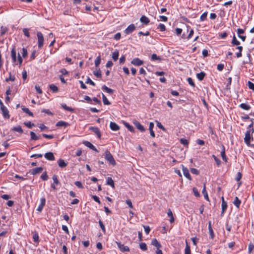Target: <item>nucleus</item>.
Here are the masks:
<instances>
[{
	"mask_svg": "<svg viewBox=\"0 0 254 254\" xmlns=\"http://www.w3.org/2000/svg\"><path fill=\"white\" fill-rule=\"evenodd\" d=\"M30 134L31 136V140H37L40 139V135H37L36 134L35 132L33 131H30Z\"/></svg>",
	"mask_w": 254,
	"mask_h": 254,
	"instance_id": "obj_18",
	"label": "nucleus"
},
{
	"mask_svg": "<svg viewBox=\"0 0 254 254\" xmlns=\"http://www.w3.org/2000/svg\"><path fill=\"white\" fill-rule=\"evenodd\" d=\"M2 114L3 117L5 119H9L10 118V115H9V111L5 107H3V108L0 109Z\"/></svg>",
	"mask_w": 254,
	"mask_h": 254,
	"instance_id": "obj_9",
	"label": "nucleus"
},
{
	"mask_svg": "<svg viewBox=\"0 0 254 254\" xmlns=\"http://www.w3.org/2000/svg\"><path fill=\"white\" fill-rule=\"evenodd\" d=\"M131 63L134 65L139 66L143 64V62L138 58H134L131 61Z\"/></svg>",
	"mask_w": 254,
	"mask_h": 254,
	"instance_id": "obj_11",
	"label": "nucleus"
},
{
	"mask_svg": "<svg viewBox=\"0 0 254 254\" xmlns=\"http://www.w3.org/2000/svg\"><path fill=\"white\" fill-rule=\"evenodd\" d=\"M251 133H252L251 129H248L245 133L244 141L246 143V144L248 146L250 145L251 140H253V137H251Z\"/></svg>",
	"mask_w": 254,
	"mask_h": 254,
	"instance_id": "obj_2",
	"label": "nucleus"
},
{
	"mask_svg": "<svg viewBox=\"0 0 254 254\" xmlns=\"http://www.w3.org/2000/svg\"><path fill=\"white\" fill-rule=\"evenodd\" d=\"M140 21L141 23L146 25L148 24L150 22L149 18L144 15L141 17Z\"/></svg>",
	"mask_w": 254,
	"mask_h": 254,
	"instance_id": "obj_20",
	"label": "nucleus"
},
{
	"mask_svg": "<svg viewBox=\"0 0 254 254\" xmlns=\"http://www.w3.org/2000/svg\"><path fill=\"white\" fill-rule=\"evenodd\" d=\"M101 63V58L100 56H98L97 57L96 60H95V65L96 67H98Z\"/></svg>",
	"mask_w": 254,
	"mask_h": 254,
	"instance_id": "obj_42",
	"label": "nucleus"
},
{
	"mask_svg": "<svg viewBox=\"0 0 254 254\" xmlns=\"http://www.w3.org/2000/svg\"><path fill=\"white\" fill-rule=\"evenodd\" d=\"M158 28L160 29L161 31H164L166 30V27L164 24L160 23L159 26Z\"/></svg>",
	"mask_w": 254,
	"mask_h": 254,
	"instance_id": "obj_56",
	"label": "nucleus"
},
{
	"mask_svg": "<svg viewBox=\"0 0 254 254\" xmlns=\"http://www.w3.org/2000/svg\"><path fill=\"white\" fill-rule=\"evenodd\" d=\"M74 184L76 186H77L79 188H80V189L83 188V186H82L81 183L79 181H76L74 183Z\"/></svg>",
	"mask_w": 254,
	"mask_h": 254,
	"instance_id": "obj_62",
	"label": "nucleus"
},
{
	"mask_svg": "<svg viewBox=\"0 0 254 254\" xmlns=\"http://www.w3.org/2000/svg\"><path fill=\"white\" fill-rule=\"evenodd\" d=\"M62 107L66 111H70V112H73V109L71 108H70V107H68L66 106V104H62L61 105Z\"/></svg>",
	"mask_w": 254,
	"mask_h": 254,
	"instance_id": "obj_41",
	"label": "nucleus"
},
{
	"mask_svg": "<svg viewBox=\"0 0 254 254\" xmlns=\"http://www.w3.org/2000/svg\"><path fill=\"white\" fill-rule=\"evenodd\" d=\"M205 75H206L205 73L203 71H201L200 73H197V74H196L197 78L200 81L202 80Z\"/></svg>",
	"mask_w": 254,
	"mask_h": 254,
	"instance_id": "obj_27",
	"label": "nucleus"
},
{
	"mask_svg": "<svg viewBox=\"0 0 254 254\" xmlns=\"http://www.w3.org/2000/svg\"><path fill=\"white\" fill-rule=\"evenodd\" d=\"M180 142L185 146H188L189 144L188 141L185 138H181Z\"/></svg>",
	"mask_w": 254,
	"mask_h": 254,
	"instance_id": "obj_44",
	"label": "nucleus"
},
{
	"mask_svg": "<svg viewBox=\"0 0 254 254\" xmlns=\"http://www.w3.org/2000/svg\"><path fill=\"white\" fill-rule=\"evenodd\" d=\"M11 56L12 60V62L13 63H15L16 62V52L15 49L13 48L11 52Z\"/></svg>",
	"mask_w": 254,
	"mask_h": 254,
	"instance_id": "obj_19",
	"label": "nucleus"
},
{
	"mask_svg": "<svg viewBox=\"0 0 254 254\" xmlns=\"http://www.w3.org/2000/svg\"><path fill=\"white\" fill-rule=\"evenodd\" d=\"M151 60L152 61H156V60L161 61V58L160 57L158 56L156 54H153L151 56Z\"/></svg>",
	"mask_w": 254,
	"mask_h": 254,
	"instance_id": "obj_40",
	"label": "nucleus"
},
{
	"mask_svg": "<svg viewBox=\"0 0 254 254\" xmlns=\"http://www.w3.org/2000/svg\"><path fill=\"white\" fill-rule=\"evenodd\" d=\"M222 150L221 153V157L223 159V160L226 163L227 162V158L226 157V156L225 155V147L223 145L222 146Z\"/></svg>",
	"mask_w": 254,
	"mask_h": 254,
	"instance_id": "obj_23",
	"label": "nucleus"
},
{
	"mask_svg": "<svg viewBox=\"0 0 254 254\" xmlns=\"http://www.w3.org/2000/svg\"><path fill=\"white\" fill-rule=\"evenodd\" d=\"M22 55L23 58H25L27 56V50L26 49L24 48L22 49Z\"/></svg>",
	"mask_w": 254,
	"mask_h": 254,
	"instance_id": "obj_63",
	"label": "nucleus"
},
{
	"mask_svg": "<svg viewBox=\"0 0 254 254\" xmlns=\"http://www.w3.org/2000/svg\"><path fill=\"white\" fill-rule=\"evenodd\" d=\"M182 166L184 176L189 180H191V178L188 169L186 167H185L183 165H182Z\"/></svg>",
	"mask_w": 254,
	"mask_h": 254,
	"instance_id": "obj_10",
	"label": "nucleus"
},
{
	"mask_svg": "<svg viewBox=\"0 0 254 254\" xmlns=\"http://www.w3.org/2000/svg\"><path fill=\"white\" fill-rule=\"evenodd\" d=\"M134 125L136 127L139 129L141 132H144L145 131V128L143 126H142L138 122L135 121L134 122Z\"/></svg>",
	"mask_w": 254,
	"mask_h": 254,
	"instance_id": "obj_16",
	"label": "nucleus"
},
{
	"mask_svg": "<svg viewBox=\"0 0 254 254\" xmlns=\"http://www.w3.org/2000/svg\"><path fill=\"white\" fill-rule=\"evenodd\" d=\"M207 15V12H204L200 16V20L202 21H204L206 19Z\"/></svg>",
	"mask_w": 254,
	"mask_h": 254,
	"instance_id": "obj_46",
	"label": "nucleus"
},
{
	"mask_svg": "<svg viewBox=\"0 0 254 254\" xmlns=\"http://www.w3.org/2000/svg\"><path fill=\"white\" fill-rule=\"evenodd\" d=\"M60 72L62 74V75H66L68 74V72L65 69L62 68L60 70Z\"/></svg>",
	"mask_w": 254,
	"mask_h": 254,
	"instance_id": "obj_64",
	"label": "nucleus"
},
{
	"mask_svg": "<svg viewBox=\"0 0 254 254\" xmlns=\"http://www.w3.org/2000/svg\"><path fill=\"white\" fill-rule=\"evenodd\" d=\"M248 248L249 253L250 254L254 249V245L252 243H250L249 245Z\"/></svg>",
	"mask_w": 254,
	"mask_h": 254,
	"instance_id": "obj_54",
	"label": "nucleus"
},
{
	"mask_svg": "<svg viewBox=\"0 0 254 254\" xmlns=\"http://www.w3.org/2000/svg\"><path fill=\"white\" fill-rule=\"evenodd\" d=\"M45 203H46V199L45 198H41L40 199V204H39V205L38 206L37 209V210L39 211V212H41L42 210H43V208L44 207V206H45Z\"/></svg>",
	"mask_w": 254,
	"mask_h": 254,
	"instance_id": "obj_8",
	"label": "nucleus"
},
{
	"mask_svg": "<svg viewBox=\"0 0 254 254\" xmlns=\"http://www.w3.org/2000/svg\"><path fill=\"white\" fill-rule=\"evenodd\" d=\"M212 156L214 159V160L216 162L217 165L219 166L221 164V161L218 158H217L214 155H213Z\"/></svg>",
	"mask_w": 254,
	"mask_h": 254,
	"instance_id": "obj_60",
	"label": "nucleus"
},
{
	"mask_svg": "<svg viewBox=\"0 0 254 254\" xmlns=\"http://www.w3.org/2000/svg\"><path fill=\"white\" fill-rule=\"evenodd\" d=\"M91 197L94 199V201H95L99 204L101 203V201L99 199V198L98 196H97L96 195H92Z\"/></svg>",
	"mask_w": 254,
	"mask_h": 254,
	"instance_id": "obj_57",
	"label": "nucleus"
},
{
	"mask_svg": "<svg viewBox=\"0 0 254 254\" xmlns=\"http://www.w3.org/2000/svg\"><path fill=\"white\" fill-rule=\"evenodd\" d=\"M186 246L185 250V254H191L190 252V249L189 245H188V242L186 241Z\"/></svg>",
	"mask_w": 254,
	"mask_h": 254,
	"instance_id": "obj_36",
	"label": "nucleus"
},
{
	"mask_svg": "<svg viewBox=\"0 0 254 254\" xmlns=\"http://www.w3.org/2000/svg\"><path fill=\"white\" fill-rule=\"evenodd\" d=\"M119 55V52L118 50H115L112 55V58L114 61L118 60Z\"/></svg>",
	"mask_w": 254,
	"mask_h": 254,
	"instance_id": "obj_24",
	"label": "nucleus"
},
{
	"mask_svg": "<svg viewBox=\"0 0 254 254\" xmlns=\"http://www.w3.org/2000/svg\"><path fill=\"white\" fill-rule=\"evenodd\" d=\"M139 248L141 250L143 251H145L147 250V247L145 243H141L139 244Z\"/></svg>",
	"mask_w": 254,
	"mask_h": 254,
	"instance_id": "obj_39",
	"label": "nucleus"
},
{
	"mask_svg": "<svg viewBox=\"0 0 254 254\" xmlns=\"http://www.w3.org/2000/svg\"><path fill=\"white\" fill-rule=\"evenodd\" d=\"M240 107L242 109H243L244 110H248L250 109V108H251V107H250V105H247V104H246L245 103H242V104H241L240 105Z\"/></svg>",
	"mask_w": 254,
	"mask_h": 254,
	"instance_id": "obj_34",
	"label": "nucleus"
},
{
	"mask_svg": "<svg viewBox=\"0 0 254 254\" xmlns=\"http://www.w3.org/2000/svg\"><path fill=\"white\" fill-rule=\"evenodd\" d=\"M253 120L254 119H252L251 120V121H252V123L249 125L248 126V129H251V131H252V134L254 132V128H253V126H254V122H253Z\"/></svg>",
	"mask_w": 254,
	"mask_h": 254,
	"instance_id": "obj_48",
	"label": "nucleus"
},
{
	"mask_svg": "<svg viewBox=\"0 0 254 254\" xmlns=\"http://www.w3.org/2000/svg\"><path fill=\"white\" fill-rule=\"evenodd\" d=\"M202 193L204 195V198L206 199L207 201H209L208 195L207 194L206 190V187H205V184H204L203 185V190L202 191Z\"/></svg>",
	"mask_w": 254,
	"mask_h": 254,
	"instance_id": "obj_26",
	"label": "nucleus"
},
{
	"mask_svg": "<svg viewBox=\"0 0 254 254\" xmlns=\"http://www.w3.org/2000/svg\"><path fill=\"white\" fill-rule=\"evenodd\" d=\"M242 175L240 172H238L236 177L235 180L236 181L239 182L242 178Z\"/></svg>",
	"mask_w": 254,
	"mask_h": 254,
	"instance_id": "obj_58",
	"label": "nucleus"
},
{
	"mask_svg": "<svg viewBox=\"0 0 254 254\" xmlns=\"http://www.w3.org/2000/svg\"><path fill=\"white\" fill-rule=\"evenodd\" d=\"M231 43L233 45H237L239 46L240 44V43L239 41L237 40L236 37L235 35L233 36V39L231 42Z\"/></svg>",
	"mask_w": 254,
	"mask_h": 254,
	"instance_id": "obj_30",
	"label": "nucleus"
},
{
	"mask_svg": "<svg viewBox=\"0 0 254 254\" xmlns=\"http://www.w3.org/2000/svg\"><path fill=\"white\" fill-rule=\"evenodd\" d=\"M151 245L156 247L157 249H159L161 247V245L156 239H153L152 240Z\"/></svg>",
	"mask_w": 254,
	"mask_h": 254,
	"instance_id": "obj_21",
	"label": "nucleus"
},
{
	"mask_svg": "<svg viewBox=\"0 0 254 254\" xmlns=\"http://www.w3.org/2000/svg\"><path fill=\"white\" fill-rule=\"evenodd\" d=\"M86 83H89L90 84L93 86L95 85V83L89 77H88V78L87 79V80L86 81Z\"/></svg>",
	"mask_w": 254,
	"mask_h": 254,
	"instance_id": "obj_59",
	"label": "nucleus"
},
{
	"mask_svg": "<svg viewBox=\"0 0 254 254\" xmlns=\"http://www.w3.org/2000/svg\"><path fill=\"white\" fill-rule=\"evenodd\" d=\"M83 144L85 146L89 147L90 149L93 150V151H96L97 152H98V150L96 149V148L90 142L88 141H84L83 142Z\"/></svg>",
	"mask_w": 254,
	"mask_h": 254,
	"instance_id": "obj_5",
	"label": "nucleus"
},
{
	"mask_svg": "<svg viewBox=\"0 0 254 254\" xmlns=\"http://www.w3.org/2000/svg\"><path fill=\"white\" fill-rule=\"evenodd\" d=\"M99 225H100L102 231L105 233L106 231L105 227L101 220H100L99 221Z\"/></svg>",
	"mask_w": 254,
	"mask_h": 254,
	"instance_id": "obj_49",
	"label": "nucleus"
},
{
	"mask_svg": "<svg viewBox=\"0 0 254 254\" xmlns=\"http://www.w3.org/2000/svg\"><path fill=\"white\" fill-rule=\"evenodd\" d=\"M89 129L93 131L96 134L98 138H101V132L98 127H89Z\"/></svg>",
	"mask_w": 254,
	"mask_h": 254,
	"instance_id": "obj_6",
	"label": "nucleus"
},
{
	"mask_svg": "<svg viewBox=\"0 0 254 254\" xmlns=\"http://www.w3.org/2000/svg\"><path fill=\"white\" fill-rule=\"evenodd\" d=\"M24 124L28 128H31L32 127L34 126V124L31 123V122H25Z\"/></svg>",
	"mask_w": 254,
	"mask_h": 254,
	"instance_id": "obj_47",
	"label": "nucleus"
},
{
	"mask_svg": "<svg viewBox=\"0 0 254 254\" xmlns=\"http://www.w3.org/2000/svg\"><path fill=\"white\" fill-rule=\"evenodd\" d=\"M187 81L189 82V84H190L191 86L195 87V84L193 81L191 77L188 78Z\"/></svg>",
	"mask_w": 254,
	"mask_h": 254,
	"instance_id": "obj_51",
	"label": "nucleus"
},
{
	"mask_svg": "<svg viewBox=\"0 0 254 254\" xmlns=\"http://www.w3.org/2000/svg\"><path fill=\"white\" fill-rule=\"evenodd\" d=\"M125 126L128 128V129L131 132H133L134 130V127L128 124V123H125Z\"/></svg>",
	"mask_w": 254,
	"mask_h": 254,
	"instance_id": "obj_43",
	"label": "nucleus"
},
{
	"mask_svg": "<svg viewBox=\"0 0 254 254\" xmlns=\"http://www.w3.org/2000/svg\"><path fill=\"white\" fill-rule=\"evenodd\" d=\"M33 239L34 242L35 243H39V236L37 232H35L34 235H33Z\"/></svg>",
	"mask_w": 254,
	"mask_h": 254,
	"instance_id": "obj_37",
	"label": "nucleus"
},
{
	"mask_svg": "<svg viewBox=\"0 0 254 254\" xmlns=\"http://www.w3.org/2000/svg\"><path fill=\"white\" fill-rule=\"evenodd\" d=\"M93 74L95 76H96L98 78L101 77V76H102L101 71L100 69L97 70L96 71H94L93 72Z\"/></svg>",
	"mask_w": 254,
	"mask_h": 254,
	"instance_id": "obj_38",
	"label": "nucleus"
},
{
	"mask_svg": "<svg viewBox=\"0 0 254 254\" xmlns=\"http://www.w3.org/2000/svg\"><path fill=\"white\" fill-rule=\"evenodd\" d=\"M43 170V168L42 167L35 168L32 169L31 174L34 175L37 174H39L41 173Z\"/></svg>",
	"mask_w": 254,
	"mask_h": 254,
	"instance_id": "obj_14",
	"label": "nucleus"
},
{
	"mask_svg": "<svg viewBox=\"0 0 254 254\" xmlns=\"http://www.w3.org/2000/svg\"><path fill=\"white\" fill-rule=\"evenodd\" d=\"M23 32L24 35L27 38L30 37V34L29 33V29L27 28H24L23 29Z\"/></svg>",
	"mask_w": 254,
	"mask_h": 254,
	"instance_id": "obj_45",
	"label": "nucleus"
},
{
	"mask_svg": "<svg viewBox=\"0 0 254 254\" xmlns=\"http://www.w3.org/2000/svg\"><path fill=\"white\" fill-rule=\"evenodd\" d=\"M49 87L54 92H57L59 90L58 87L53 84L50 85Z\"/></svg>",
	"mask_w": 254,
	"mask_h": 254,
	"instance_id": "obj_35",
	"label": "nucleus"
},
{
	"mask_svg": "<svg viewBox=\"0 0 254 254\" xmlns=\"http://www.w3.org/2000/svg\"><path fill=\"white\" fill-rule=\"evenodd\" d=\"M38 38V46L39 48H41L44 44V37L43 34L39 31L37 32Z\"/></svg>",
	"mask_w": 254,
	"mask_h": 254,
	"instance_id": "obj_3",
	"label": "nucleus"
},
{
	"mask_svg": "<svg viewBox=\"0 0 254 254\" xmlns=\"http://www.w3.org/2000/svg\"><path fill=\"white\" fill-rule=\"evenodd\" d=\"M116 243L117 244L119 249L122 252L124 253L129 251V248L128 247L125 246L124 245L121 244L120 242H116Z\"/></svg>",
	"mask_w": 254,
	"mask_h": 254,
	"instance_id": "obj_4",
	"label": "nucleus"
},
{
	"mask_svg": "<svg viewBox=\"0 0 254 254\" xmlns=\"http://www.w3.org/2000/svg\"><path fill=\"white\" fill-rule=\"evenodd\" d=\"M110 128L114 131L118 130L120 129V127L115 123L111 122L110 124Z\"/></svg>",
	"mask_w": 254,
	"mask_h": 254,
	"instance_id": "obj_15",
	"label": "nucleus"
},
{
	"mask_svg": "<svg viewBox=\"0 0 254 254\" xmlns=\"http://www.w3.org/2000/svg\"><path fill=\"white\" fill-rule=\"evenodd\" d=\"M102 99H103V103L104 105H109L111 104V102L108 100L107 98L105 96V95L103 93H102Z\"/></svg>",
	"mask_w": 254,
	"mask_h": 254,
	"instance_id": "obj_33",
	"label": "nucleus"
},
{
	"mask_svg": "<svg viewBox=\"0 0 254 254\" xmlns=\"http://www.w3.org/2000/svg\"><path fill=\"white\" fill-rule=\"evenodd\" d=\"M248 86L250 89L254 91V84L253 82L249 81L248 82Z\"/></svg>",
	"mask_w": 254,
	"mask_h": 254,
	"instance_id": "obj_55",
	"label": "nucleus"
},
{
	"mask_svg": "<svg viewBox=\"0 0 254 254\" xmlns=\"http://www.w3.org/2000/svg\"><path fill=\"white\" fill-rule=\"evenodd\" d=\"M15 77H14V76H12V75H11L10 72V73H9V78H6V79H5V81H6V82H8V81H14V80H15Z\"/></svg>",
	"mask_w": 254,
	"mask_h": 254,
	"instance_id": "obj_52",
	"label": "nucleus"
},
{
	"mask_svg": "<svg viewBox=\"0 0 254 254\" xmlns=\"http://www.w3.org/2000/svg\"><path fill=\"white\" fill-rule=\"evenodd\" d=\"M192 191L193 192V193H194V195L196 196V197H199L200 196V194L198 192V190H197V189L196 188H193L192 189Z\"/></svg>",
	"mask_w": 254,
	"mask_h": 254,
	"instance_id": "obj_50",
	"label": "nucleus"
},
{
	"mask_svg": "<svg viewBox=\"0 0 254 254\" xmlns=\"http://www.w3.org/2000/svg\"><path fill=\"white\" fill-rule=\"evenodd\" d=\"M222 212H221V215H223L224 213L226 211L227 207V204L226 201H225L224 197H222Z\"/></svg>",
	"mask_w": 254,
	"mask_h": 254,
	"instance_id": "obj_13",
	"label": "nucleus"
},
{
	"mask_svg": "<svg viewBox=\"0 0 254 254\" xmlns=\"http://www.w3.org/2000/svg\"><path fill=\"white\" fill-rule=\"evenodd\" d=\"M107 184L112 187V188H115L114 182L111 177H108L107 179Z\"/></svg>",
	"mask_w": 254,
	"mask_h": 254,
	"instance_id": "obj_22",
	"label": "nucleus"
},
{
	"mask_svg": "<svg viewBox=\"0 0 254 254\" xmlns=\"http://www.w3.org/2000/svg\"><path fill=\"white\" fill-rule=\"evenodd\" d=\"M135 29V26L133 24L129 25L125 30L126 34H128L132 32Z\"/></svg>",
	"mask_w": 254,
	"mask_h": 254,
	"instance_id": "obj_7",
	"label": "nucleus"
},
{
	"mask_svg": "<svg viewBox=\"0 0 254 254\" xmlns=\"http://www.w3.org/2000/svg\"><path fill=\"white\" fill-rule=\"evenodd\" d=\"M105 158L109 161V162L112 165L114 166L116 164V161L108 150H106L105 152Z\"/></svg>",
	"mask_w": 254,
	"mask_h": 254,
	"instance_id": "obj_1",
	"label": "nucleus"
},
{
	"mask_svg": "<svg viewBox=\"0 0 254 254\" xmlns=\"http://www.w3.org/2000/svg\"><path fill=\"white\" fill-rule=\"evenodd\" d=\"M22 110H23V111L24 112L27 114L29 116H30L31 117L33 116V114L29 110L28 108L24 107H22Z\"/></svg>",
	"mask_w": 254,
	"mask_h": 254,
	"instance_id": "obj_29",
	"label": "nucleus"
},
{
	"mask_svg": "<svg viewBox=\"0 0 254 254\" xmlns=\"http://www.w3.org/2000/svg\"><path fill=\"white\" fill-rule=\"evenodd\" d=\"M58 165H59V167H60L61 168H64L67 166V163H66L65 162V161H64V160H63L62 159H60L58 161Z\"/></svg>",
	"mask_w": 254,
	"mask_h": 254,
	"instance_id": "obj_25",
	"label": "nucleus"
},
{
	"mask_svg": "<svg viewBox=\"0 0 254 254\" xmlns=\"http://www.w3.org/2000/svg\"><path fill=\"white\" fill-rule=\"evenodd\" d=\"M102 88L103 90L105 91L106 92H107V93H108L109 94H112L113 93V89L108 88L107 86H106L105 85L102 86Z\"/></svg>",
	"mask_w": 254,
	"mask_h": 254,
	"instance_id": "obj_31",
	"label": "nucleus"
},
{
	"mask_svg": "<svg viewBox=\"0 0 254 254\" xmlns=\"http://www.w3.org/2000/svg\"><path fill=\"white\" fill-rule=\"evenodd\" d=\"M190 172L191 173L195 175L199 174V171L195 168H191Z\"/></svg>",
	"mask_w": 254,
	"mask_h": 254,
	"instance_id": "obj_61",
	"label": "nucleus"
},
{
	"mask_svg": "<svg viewBox=\"0 0 254 254\" xmlns=\"http://www.w3.org/2000/svg\"><path fill=\"white\" fill-rule=\"evenodd\" d=\"M41 178L44 181H46L48 179V176L46 172L42 174V175L41 176Z\"/></svg>",
	"mask_w": 254,
	"mask_h": 254,
	"instance_id": "obj_53",
	"label": "nucleus"
},
{
	"mask_svg": "<svg viewBox=\"0 0 254 254\" xmlns=\"http://www.w3.org/2000/svg\"><path fill=\"white\" fill-rule=\"evenodd\" d=\"M11 130L14 131H17L20 133H22L23 132V129L20 126L13 127L12 128Z\"/></svg>",
	"mask_w": 254,
	"mask_h": 254,
	"instance_id": "obj_28",
	"label": "nucleus"
},
{
	"mask_svg": "<svg viewBox=\"0 0 254 254\" xmlns=\"http://www.w3.org/2000/svg\"><path fill=\"white\" fill-rule=\"evenodd\" d=\"M68 126H69V124L68 123L65 122L64 121H60L57 122L56 125V126L58 127H66Z\"/></svg>",
	"mask_w": 254,
	"mask_h": 254,
	"instance_id": "obj_17",
	"label": "nucleus"
},
{
	"mask_svg": "<svg viewBox=\"0 0 254 254\" xmlns=\"http://www.w3.org/2000/svg\"><path fill=\"white\" fill-rule=\"evenodd\" d=\"M45 157L48 160L54 161L55 160L54 154L51 152H49L45 154Z\"/></svg>",
	"mask_w": 254,
	"mask_h": 254,
	"instance_id": "obj_12",
	"label": "nucleus"
},
{
	"mask_svg": "<svg viewBox=\"0 0 254 254\" xmlns=\"http://www.w3.org/2000/svg\"><path fill=\"white\" fill-rule=\"evenodd\" d=\"M241 202V201L239 198L238 197H235L234 201V204L237 208H239Z\"/></svg>",
	"mask_w": 254,
	"mask_h": 254,
	"instance_id": "obj_32",
	"label": "nucleus"
}]
</instances>
